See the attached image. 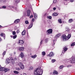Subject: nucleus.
<instances>
[{
  "instance_id": "nucleus-56",
  "label": "nucleus",
  "mask_w": 75,
  "mask_h": 75,
  "mask_svg": "<svg viewBox=\"0 0 75 75\" xmlns=\"http://www.w3.org/2000/svg\"><path fill=\"white\" fill-rule=\"evenodd\" d=\"M29 35H27V38H29Z\"/></svg>"
},
{
  "instance_id": "nucleus-12",
  "label": "nucleus",
  "mask_w": 75,
  "mask_h": 75,
  "mask_svg": "<svg viewBox=\"0 0 75 75\" xmlns=\"http://www.w3.org/2000/svg\"><path fill=\"white\" fill-rule=\"evenodd\" d=\"M10 71V69L8 68H4V71L5 72H7Z\"/></svg>"
},
{
  "instance_id": "nucleus-7",
  "label": "nucleus",
  "mask_w": 75,
  "mask_h": 75,
  "mask_svg": "<svg viewBox=\"0 0 75 75\" xmlns=\"http://www.w3.org/2000/svg\"><path fill=\"white\" fill-rule=\"evenodd\" d=\"M18 42V44H20V45H21L24 44V41L23 40H19Z\"/></svg>"
},
{
  "instance_id": "nucleus-36",
  "label": "nucleus",
  "mask_w": 75,
  "mask_h": 75,
  "mask_svg": "<svg viewBox=\"0 0 75 75\" xmlns=\"http://www.w3.org/2000/svg\"><path fill=\"white\" fill-rule=\"evenodd\" d=\"M33 69V67H30V68H29V70L30 71H31V70H32Z\"/></svg>"
},
{
  "instance_id": "nucleus-15",
  "label": "nucleus",
  "mask_w": 75,
  "mask_h": 75,
  "mask_svg": "<svg viewBox=\"0 0 75 75\" xmlns=\"http://www.w3.org/2000/svg\"><path fill=\"white\" fill-rule=\"evenodd\" d=\"M54 54L52 52H51L49 54L50 57H53Z\"/></svg>"
},
{
  "instance_id": "nucleus-39",
  "label": "nucleus",
  "mask_w": 75,
  "mask_h": 75,
  "mask_svg": "<svg viewBox=\"0 0 75 75\" xmlns=\"http://www.w3.org/2000/svg\"><path fill=\"white\" fill-rule=\"evenodd\" d=\"M56 41L57 40H55H55H54V42L52 43V45L53 47H54V45H55V42H54V41Z\"/></svg>"
},
{
  "instance_id": "nucleus-51",
  "label": "nucleus",
  "mask_w": 75,
  "mask_h": 75,
  "mask_svg": "<svg viewBox=\"0 0 75 75\" xmlns=\"http://www.w3.org/2000/svg\"><path fill=\"white\" fill-rule=\"evenodd\" d=\"M20 32V30H18L17 31V33H18Z\"/></svg>"
},
{
  "instance_id": "nucleus-52",
  "label": "nucleus",
  "mask_w": 75,
  "mask_h": 75,
  "mask_svg": "<svg viewBox=\"0 0 75 75\" xmlns=\"http://www.w3.org/2000/svg\"><path fill=\"white\" fill-rule=\"evenodd\" d=\"M32 21H33V22H33H33L34 21V18H33L32 19Z\"/></svg>"
},
{
  "instance_id": "nucleus-32",
  "label": "nucleus",
  "mask_w": 75,
  "mask_h": 75,
  "mask_svg": "<svg viewBox=\"0 0 75 75\" xmlns=\"http://www.w3.org/2000/svg\"><path fill=\"white\" fill-rule=\"evenodd\" d=\"M63 67H64V66H63V65H62V66H60L59 67V69H62V68H63Z\"/></svg>"
},
{
  "instance_id": "nucleus-53",
  "label": "nucleus",
  "mask_w": 75,
  "mask_h": 75,
  "mask_svg": "<svg viewBox=\"0 0 75 75\" xmlns=\"http://www.w3.org/2000/svg\"><path fill=\"white\" fill-rule=\"evenodd\" d=\"M58 10H60V9H61V8L58 7Z\"/></svg>"
},
{
  "instance_id": "nucleus-33",
  "label": "nucleus",
  "mask_w": 75,
  "mask_h": 75,
  "mask_svg": "<svg viewBox=\"0 0 75 75\" xmlns=\"http://www.w3.org/2000/svg\"><path fill=\"white\" fill-rule=\"evenodd\" d=\"M16 70H17V71H20V69L18 67H16Z\"/></svg>"
},
{
  "instance_id": "nucleus-40",
  "label": "nucleus",
  "mask_w": 75,
  "mask_h": 75,
  "mask_svg": "<svg viewBox=\"0 0 75 75\" xmlns=\"http://www.w3.org/2000/svg\"><path fill=\"white\" fill-rule=\"evenodd\" d=\"M66 30L67 31H69V29L68 28H66Z\"/></svg>"
},
{
  "instance_id": "nucleus-24",
  "label": "nucleus",
  "mask_w": 75,
  "mask_h": 75,
  "mask_svg": "<svg viewBox=\"0 0 75 75\" xmlns=\"http://www.w3.org/2000/svg\"><path fill=\"white\" fill-rule=\"evenodd\" d=\"M34 14L35 18V19H37V16L36 15L35 13H34Z\"/></svg>"
},
{
  "instance_id": "nucleus-59",
  "label": "nucleus",
  "mask_w": 75,
  "mask_h": 75,
  "mask_svg": "<svg viewBox=\"0 0 75 75\" xmlns=\"http://www.w3.org/2000/svg\"><path fill=\"white\" fill-rule=\"evenodd\" d=\"M1 25H0V28H1Z\"/></svg>"
},
{
  "instance_id": "nucleus-13",
  "label": "nucleus",
  "mask_w": 75,
  "mask_h": 75,
  "mask_svg": "<svg viewBox=\"0 0 75 75\" xmlns=\"http://www.w3.org/2000/svg\"><path fill=\"white\" fill-rule=\"evenodd\" d=\"M19 22L20 19H16L14 21V23H15L16 24H17V23H19Z\"/></svg>"
},
{
  "instance_id": "nucleus-46",
  "label": "nucleus",
  "mask_w": 75,
  "mask_h": 75,
  "mask_svg": "<svg viewBox=\"0 0 75 75\" xmlns=\"http://www.w3.org/2000/svg\"><path fill=\"white\" fill-rule=\"evenodd\" d=\"M32 17H33V15H32L30 16L29 17L30 18H31Z\"/></svg>"
},
{
  "instance_id": "nucleus-62",
  "label": "nucleus",
  "mask_w": 75,
  "mask_h": 75,
  "mask_svg": "<svg viewBox=\"0 0 75 75\" xmlns=\"http://www.w3.org/2000/svg\"><path fill=\"white\" fill-rule=\"evenodd\" d=\"M11 37H12V36L11 35Z\"/></svg>"
},
{
  "instance_id": "nucleus-10",
  "label": "nucleus",
  "mask_w": 75,
  "mask_h": 75,
  "mask_svg": "<svg viewBox=\"0 0 75 75\" xmlns=\"http://www.w3.org/2000/svg\"><path fill=\"white\" fill-rule=\"evenodd\" d=\"M1 36L2 37H3L4 38V40H5V38H6V35H5V34L4 33H1L0 34Z\"/></svg>"
},
{
  "instance_id": "nucleus-54",
  "label": "nucleus",
  "mask_w": 75,
  "mask_h": 75,
  "mask_svg": "<svg viewBox=\"0 0 75 75\" xmlns=\"http://www.w3.org/2000/svg\"><path fill=\"white\" fill-rule=\"evenodd\" d=\"M56 9V8H53V10H55V9Z\"/></svg>"
},
{
  "instance_id": "nucleus-6",
  "label": "nucleus",
  "mask_w": 75,
  "mask_h": 75,
  "mask_svg": "<svg viewBox=\"0 0 75 75\" xmlns=\"http://www.w3.org/2000/svg\"><path fill=\"white\" fill-rule=\"evenodd\" d=\"M63 50L62 51V53L63 54H65L66 52V51L68 50V48L64 47L63 48Z\"/></svg>"
},
{
  "instance_id": "nucleus-48",
  "label": "nucleus",
  "mask_w": 75,
  "mask_h": 75,
  "mask_svg": "<svg viewBox=\"0 0 75 75\" xmlns=\"http://www.w3.org/2000/svg\"><path fill=\"white\" fill-rule=\"evenodd\" d=\"M9 7H10L11 8H14V6H9Z\"/></svg>"
},
{
  "instance_id": "nucleus-29",
  "label": "nucleus",
  "mask_w": 75,
  "mask_h": 75,
  "mask_svg": "<svg viewBox=\"0 0 75 75\" xmlns=\"http://www.w3.org/2000/svg\"><path fill=\"white\" fill-rule=\"evenodd\" d=\"M74 45H75V42L72 43L71 44V47H72V46H74Z\"/></svg>"
},
{
  "instance_id": "nucleus-44",
  "label": "nucleus",
  "mask_w": 75,
  "mask_h": 75,
  "mask_svg": "<svg viewBox=\"0 0 75 75\" xmlns=\"http://www.w3.org/2000/svg\"><path fill=\"white\" fill-rule=\"evenodd\" d=\"M55 61H56L55 59H53L52 60V62L53 63L54 62H55Z\"/></svg>"
},
{
  "instance_id": "nucleus-49",
  "label": "nucleus",
  "mask_w": 75,
  "mask_h": 75,
  "mask_svg": "<svg viewBox=\"0 0 75 75\" xmlns=\"http://www.w3.org/2000/svg\"><path fill=\"white\" fill-rule=\"evenodd\" d=\"M71 67V65H69L67 66V68H69V67Z\"/></svg>"
},
{
  "instance_id": "nucleus-4",
  "label": "nucleus",
  "mask_w": 75,
  "mask_h": 75,
  "mask_svg": "<svg viewBox=\"0 0 75 75\" xmlns=\"http://www.w3.org/2000/svg\"><path fill=\"white\" fill-rule=\"evenodd\" d=\"M62 39H63L64 41H65V40H68V38H67V36L65 35H63L62 36Z\"/></svg>"
},
{
  "instance_id": "nucleus-38",
  "label": "nucleus",
  "mask_w": 75,
  "mask_h": 75,
  "mask_svg": "<svg viewBox=\"0 0 75 75\" xmlns=\"http://www.w3.org/2000/svg\"><path fill=\"white\" fill-rule=\"evenodd\" d=\"M11 63L12 64H14V61L13 60H12L11 61Z\"/></svg>"
},
{
  "instance_id": "nucleus-1",
  "label": "nucleus",
  "mask_w": 75,
  "mask_h": 75,
  "mask_svg": "<svg viewBox=\"0 0 75 75\" xmlns=\"http://www.w3.org/2000/svg\"><path fill=\"white\" fill-rule=\"evenodd\" d=\"M43 72V70L42 69L38 68L35 70L34 74L35 75H41Z\"/></svg>"
},
{
  "instance_id": "nucleus-34",
  "label": "nucleus",
  "mask_w": 75,
  "mask_h": 75,
  "mask_svg": "<svg viewBox=\"0 0 75 75\" xmlns=\"http://www.w3.org/2000/svg\"><path fill=\"white\" fill-rule=\"evenodd\" d=\"M42 55H45V52H42Z\"/></svg>"
},
{
  "instance_id": "nucleus-50",
  "label": "nucleus",
  "mask_w": 75,
  "mask_h": 75,
  "mask_svg": "<svg viewBox=\"0 0 75 75\" xmlns=\"http://www.w3.org/2000/svg\"><path fill=\"white\" fill-rule=\"evenodd\" d=\"M10 59L11 60V61L12 60H14V59H13V57H11Z\"/></svg>"
},
{
  "instance_id": "nucleus-17",
  "label": "nucleus",
  "mask_w": 75,
  "mask_h": 75,
  "mask_svg": "<svg viewBox=\"0 0 75 75\" xmlns=\"http://www.w3.org/2000/svg\"><path fill=\"white\" fill-rule=\"evenodd\" d=\"M25 34V30H24L22 32V35H24Z\"/></svg>"
},
{
  "instance_id": "nucleus-37",
  "label": "nucleus",
  "mask_w": 75,
  "mask_h": 75,
  "mask_svg": "<svg viewBox=\"0 0 75 75\" xmlns=\"http://www.w3.org/2000/svg\"><path fill=\"white\" fill-rule=\"evenodd\" d=\"M25 24H28L29 23L28 21H25Z\"/></svg>"
},
{
  "instance_id": "nucleus-9",
  "label": "nucleus",
  "mask_w": 75,
  "mask_h": 75,
  "mask_svg": "<svg viewBox=\"0 0 75 75\" xmlns=\"http://www.w3.org/2000/svg\"><path fill=\"white\" fill-rule=\"evenodd\" d=\"M33 22H31L30 23V25L28 27V29H30V28H31L32 27H33Z\"/></svg>"
},
{
  "instance_id": "nucleus-26",
  "label": "nucleus",
  "mask_w": 75,
  "mask_h": 75,
  "mask_svg": "<svg viewBox=\"0 0 75 75\" xmlns=\"http://www.w3.org/2000/svg\"><path fill=\"white\" fill-rule=\"evenodd\" d=\"M14 73L16 74H18L19 72L18 71H14Z\"/></svg>"
},
{
  "instance_id": "nucleus-57",
  "label": "nucleus",
  "mask_w": 75,
  "mask_h": 75,
  "mask_svg": "<svg viewBox=\"0 0 75 75\" xmlns=\"http://www.w3.org/2000/svg\"><path fill=\"white\" fill-rule=\"evenodd\" d=\"M1 41V38H0V42Z\"/></svg>"
},
{
  "instance_id": "nucleus-45",
  "label": "nucleus",
  "mask_w": 75,
  "mask_h": 75,
  "mask_svg": "<svg viewBox=\"0 0 75 75\" xmlns=\"http://www.w3.org/2000/svg\"><path fill=\"white\" fill-rule=\"evenodd\" d=\"M57 2V0H54L53 1V3H55Z\"/></svg>"
},
{
  "instance_id": "nucleus-42",
  "label": "nucleus",
  "mask_w": 75,
  "mask_h": 75,
  "mask_svg": "<svg viewBox=\"0 0 75 75\" xmlns=\"http://www.w3.org/2000/svg\"><path fill=\"white\" fill-rule=\"evenodd\" d=\"M43 41H44V40H42L41 42H40V45H41V44H42V43H43Z\"/></svg>"
},
{
  "instance_id": "nucleus-58",
  "label": "nucleus",
  "mask_w": 75,
  "mask_h": 75,
  "mask_svg": "<svg viewBox=\"0 0 75 75\" xmlns=\"http://www.w3.org/2000/svg\"><path fill=\"white\" fill-rule=\"evenodd\" d=\"M69 0H64V1H68Z\"/></svg>"
},
{
  "instance_id": "nucleus-30",
  "label": "nucleus",
  "mask_w": 75,
  "mask_h": 75,
  "mask_svg": "<svg viewBox=\"0 0 75 75\" xmlns=\"http://www.w3.org/2000/svg\"><path fill=\"white\" fill-rule=\"evenodd\" d=\"M47 18L49 19H50V20L51 19V18H52V17L51 16H48L47 17Z\"/></svg>"
},
{
  "instance_id": "nucleus-23",
  "label": "nucleus",
  "mask_w": 75,
  "mask_h": 75,
  "mask_svg": "<svg viewBox=\"0 0 75 75\" xmlns=\"http://www.w3.org/2000/svg\"><path fill=\"white\" fill-rule=\"evenodd\" d=\"M15 1L16 3H20V0H15Z\"/></svg>"
},
{
  "instance_id": "nucleus-11",
  "label": "nucleus",
  "mask_w": 75,
  "mask_h": 75,
  "mask_svg": "<svg viewBox=\"0 0 75 75\" xmlns=\"http://www.w3.org/2000/svg\"><path fill=\"white\" fill-rule=\"evenodd\" d=\"M31 11H30V10H28L27 11V16L29 17L30 16V13Z\"/></svg>"
},
{
  "instance_id": "nucleus-8",
  "label": "nucleus",
  "mask_w": 75,
  "mask_h": 75,
  "mask_svg": "<svg viewBox=\"0 0 75 75\" xmlns=\"http://www.w3.org/2000/svg\"><path fill=\"white\" fill-rule=\"evenodd\" d=\"M60 35H61V34H58L57 35H56L55 37H54L55 40L57 41V38L59 37Z\"/></svg>"
},
{
  "instance_id": "nucleus-27",
  "label": "nucleus",
  "mask_w": 75,
  "mask_h": 75,
  "mask_svg": "<svg viewBox=\"0 0 75 75\" xmlns=\"http://www.w3.org/2000/svg\"><path fill=\"white\" fill-rule=\"evenodd\" d=\"M36 56H37L36 55H35L33 56H32L31 57L32 58H35Z\"/></svg>"
},
{
  "instance_id": "nucleus-19",
  "label": "nucleus",
  "mask_w": 75,
  "mask_h": 75,
  "mask_svg": "<svg viewBox=\"0 0 75 75\" xmlns=\"http://www.w3.org/2000/svg\"><path fill=\"white\" fill-rule=\"evenodd\" d=\"M71 35L70 34H68L67 36V38H68V40L69 39V38H71Z\"/></svg>"
},
{
  "instance_id": "nucleus-18",
  "label": "nucleus",
  "mask_w": 75,
  "mask_h": 75,
  "mask_svg": "<svg viewBox=\"0 0 75 75\" xmlns=\"http://www.w3.org/2000/svg\"><path fill=\"white\" fill-rule=\"evenodd\" d=\"M0 71H4V67H1L0 68Z\"/></svg>"
},
{
  "instance_id": "nucleus-22",
  "label": "nucleus",
  "mask_w": 75,
  "mask_h": 75,
  "mask_svg": "<svg viewBox=\"0 0 75 75\" xmlns=\"http://www.w3.org/2000/svg\"><path fill=\"white\" fill-rule=\"evenodd\" d=\"M53 16H58V14L57 13H54L52 14Z\"/></svg>"
},
{
  "instance_id": "nucleus-47",
  "label": "nucleus",
  "mask_w": 75,
  "mask_h": 75,
  "mask_svg": "<svg viewBox=\"0 0 75 75\" xmlns=\"http://www.w3.org/2000/svg\"><path fill=\"white\" fill-rule=\"evenodd\" d=\"M2 8H4V9H5V8H6V7L5 6H2Z\"/></svg>"
},
{
  "instance_id": "nucleus-2",
  "label": "nucleus",
  "mask_w": 75,
  "mask_h": 75,
  "mask_svg": "<svg viewBox=\"0 0 75 75\" xmlns=\"http://www.w3.org/2000/svg\"><path fill=\"white\" fill-rule=\"evenodd\" d=\"M69 62L71 63H75V58L71 57L69 59L67 60V62Z\"/></svg>"
},
{
  "instance_id": "nucleus-3",
  "label": "nucleus",
  "mask_w": 75,
  "mask_h": 75,
  "mask_svg": "<svg viewBox=\"0 0 75 75\" xmlns=\"http://www.w3.org/2000/svg\"><path fill=\"white\" fill-rule=\"evenodd\" d=\"M52 29H50L46 31V33L47 35H49L50 34H52Z\"/></svg>"
},
{
  "instance_id": "nucleus-41",
  "label": "nucleus",
  "mask_w": 75,
  "mask_h": 75,
  "mask_svg": "<svg viewBox=\"0 0 75 75\" xmlns=\"http://www.w3.org/2000/svg\"><path fill=\"white\" fill-rule=\"evenodd\" d=\"M12 34H13V35H16V32L14 31L13 32Z\"/></svg>"
},
{
  "instance_id": "nucleus-25",
  "label": "nucleus",
  "mask_w": 75,
  "mask_h": 75,
  "mask_svg": "<svg viewBox=\"0 0 75 75\" xmlns=\"http://www.w3.org/2000/svg\"><path fill=\"white\" fill-rule=\"evenodd\" d=\"M53 74H58V72L55 70L54 71Z\"/></svg>"
},
{
  "instance_id": "nucleus-21",
  "label": "nucleus",
  "mask_w": 75,
  "mask_h": 75,
  "mask_svg": "<svg viewBox=\"0 0 75 75\" xmlns=\"http://www.w3.org/2000/svg\"><path fill=\"white\" fill-rule=\"evenodd\" d=\"M73 21V20H72V19H70L69 20L68 22L69 23H72V22Z\"/></svg>"
},
{
  "instance_id": "nucleus-28",
  "label": "nucleus",
  "mask_w": 75,
  "mask_h": 75,
  "mask_svg": "<svg viewBox=\"0 0 75 75\" xmlns=\"http://www.w3.org/2000/svg\"><path fill=\"white\" fill-rule=\"evenodd\" d=\"M45 42H48V38H46L45 39Z\"/></svg>"
},
{
  "instance_id": "nucleus-31",
  "label": "nucleus",
  "mask_w": 75,
  "mask_h": 75,
  "mask_svg": "<svg viewBox=\"0 0 75 75\" xmlns=\"http://www.w3.org/2000/svg\"><path fill=\"white\" fill-rule=\"evenodd\" d=\"M17 38V35H14L13 36V39H15V38Z\"/></svg>"
},
{
  "instance_id": "nucleus-43",
  "label": "nucleus",
  "mask_w": 75,
  "mask_h": 75,
  "mask_svg": "<svg viewBox=\"0 0 75 75\" xmlns=\"http://www.w3.org/2000/svg\"><path fill=\"white\" fill-rule=\"evenodd\" d=\"M6 51H5L3 53V55H5V54H6Z\"/></svg>"
},
{
  "instance_id": "nucleus-35",
  "label": "nucleus",
  "mask_w": 75,
  "mask_h": 75,
  "mask_svg": "<svg viewBox=\"0 0 75 75\" xmlns=\"http://www.w3.org/2000/svg\"><path fill=\"white\" fill-rule=\"evenodd\" d=\"M58 21L60 23H62V21H61V19H59L58 20Z\"/></svg>"
},
{
  "instance_id": "nucleus-5",
  "label": "nucleus",
  "mask_w": 75,
  "mask_h": 75,
  "mask_svg": "<svg viewBox=\"0 0 75 75\" xmlns=\"http://www.w3.org/2000/svg\"><path fill=\"white\" fill-rule=\"evenodd\" d=\"M18 65L20 67L21 69H24V65H23V63L21 62H20L18 63Z\"/></svg>"
},
{
  "instance_id": "nucleus-20",
  "label": "nucleus",
  "mask_w": 75,
  "mask_h": 75,
  "mask_svg": "<svg viewBox=\"0 0 75 75\" xmlns=\"http://www.w3.org/2000/svg\"><path fill=\"white\" fill-rule=\"evenodd\" d=\"M24 50V48L23 47H20L19 48V50L20 51H23Z\"/></svg>"
},
{
  "instance_id": "nucleus-16",
  "label": "nucleus",
  "mask_w": 75,
  "mask_h": 75,
  "mask_svg": "<svg viewBox=\"0 0 75 75\" xmlns=\"http://www.w3.org/2000/svg\"><path fill=\"white\" fill-rule=\"evenodd\" d=\"M6 61H7V64H9V63H10V62H11V61L10 60V59H7Z\"/></svg>"
},
{
  "instance_id": "nucleus-60",
  "label": "nucleus",
  "mask_w": 75,
  "mask_h": 75,
  "mask_svg": "<svg viewBox=\"0 0 75 75\" xmlns=\"http://www.w3.org/2000/svg\"><path fill=\"white\" fill-rule=\"evenodd\" d=\"M1 65H0V69L1 68Z\"/></svg>"
},
{
  "instance_id": "nucleus-61",
  "label": "nucleus",
  "mask_w": 75,
  "mask_h": 75,
  "mask_svg": "<svg viewBox=\"0 0 75 75\" xmlns=\"http://www.w3.org/2000/svg\"><path fill=\"white\" fill-rule=\"evenodd\" d=\"M24 74H25H25L24 73L23 75H24Z\"/></svg>"
},
{
  "instance_id": "nucleus-14",
  "label": "nucleus",
  "mask_w": 75,
  "mask_h": 75,
  "mask_svg": "<svg viewBox=\"0 0 75 75\" xmlns=\"http://www.w3.org/2000/svg\"><path fill=\"white\" fill-rule=\"evenodd\" d=\"M20 56L21 58H23L24 57V54H23V52H21L20 54Z\"/></svg>"
},
{
  "instance_id": "nucleus-55",
  "label": "nucleus",
  "mask_w": 75,
  "mask_h": 75,
  "mask_svg": "<svg viewBox=\"0 0 75 75\" xmlns=\"http://www.w3.org/2000/svg\"><path fill=\"white\" fill-rule=\"evenodd\" d=\"M74 0H70V1H71V2H73V1H74Z\"/></svg>"
}]
</instances>
